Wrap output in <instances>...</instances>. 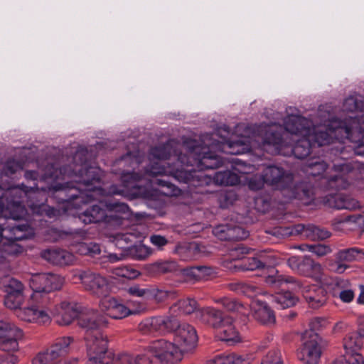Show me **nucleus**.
I'll return each mask as SVG.
<instances>
[{
  "label": "nucleus",
  "instance_id": "obj_1",
  "mask_svg": "<svg viewBox=\"0 0 364 364\" xmlns=\"http://www.w3.org/2000/svg\"><path fill=\"white\" fill-rule=\"evenodd\" d=\"M247 139H240L236 141L228 140L225 143L213 139L212 134H206L201 136V143L196 140L189 139L185 141L184 146L187 154H180L178 159L183 165L193 166V161L197 164L200 168L215 169L223 164L222 159L211 151V149L223 150L224 146L232 149L229 153L231 154H240L248 151L250 149V144L247 143Z\"/></svg>",
  "mask_w": 364,
  "mask_h": 364
},
{
  "label": "nucleus",
  "instance_id": "obj_2",
  "mask_svg": "<svg viewBox=\"0 0 364 364\" xmlns=\"http://www.w3.org/2000/svg\"><path fill=\"white\" fill-rule=\"evenodd\" d=\"M177 348L164 339L156 341L144 352L136 357L128 353L118 355L112 364H173L176 361Z\"/></svg>",
  "mask_w": 364,
  "mask_h": 364
},
{
  "label": "nucleus",
  "instance_id": "obj_3",
  "mask_svg": "<svg viewBox=\"0 0 364 364\" xmlns=\"http://www.w3.org/2000/svg\"><path fill=\"white\" fill-rule=\"evenodd\" d=\"M88 360L86 364H109L114 353L109 348L108 338L102 333L85 336Z\"/></svg>",
  "mask_w": 364,
  "mask_h": 364
},
{
  "label": "nucleus",
  "instance_id": "obj_4",
  "mask_svg": "<svg viewBox=\"0 0 364 364\" xmlns=\"http://www.w3.org/2000/svg\"><path fill=\"white\" fill-rule=\"evenodd\" d=\"M261 178L262 181L256 182L252 178L249 182V187L252 190H259L264 183L282 191L291 188L294 177L290 173L286 172L282 168L277 166H269L262 171Z\"/></svg>",
  "mask_w": 364,
  "mask_h": 364
},
{
  "label": "nucleus",
  "instance_id": "obj_5",
  "mask_svg": "<svg viewBox=\"0 0 364 364\" xmlns=\"http://www.w3.org/2000/svg\"><path fill=\"white\" fill-rule=\"evenodd\" d=\"M73 338L65 336L57 338L54 343L43 353L36 356V364H68L65 357L70 352Z\"/></svg>",
  "mask_w": 364,
  "mask_h": 364
},
{
  "label": "nucleus",
  "instance_id": "obj_6",
  "mask_svg": "<svg viewBox=\"0 0 364 364\" xmlns=\"http://www.w3.org/2000/svg\"><path fill=\"white\" fill-rule=\"evenodd\" d=\"M76 277L85 289L97 297L106 296L109 293V284L106 277L90 270L80 272Z\"/></svg>",
  "mask_w": 364,
  "mask_h": 364
},
{
  "label": "nucleus",
  "instance_id": "obj_7",
  "mask_svg": "<svg viewBox=\"0 0 364 364\" xmlns=\"http://www.w3.org/2000/svg\"><path fill=\"white\" fill-rule=\"evenodd\" d=\"M105 314L93 309L81 311L77 317V325L86 332V336L101 333V330L108 325Z\"/></svg>",
  "mask_w": 364,
  "mask_h": 364
},
{
  "label": "nucleus",
  "instance_id": "obj_8",
  "mask_svg": "<svg viewBox=\"0 0 364 364\" xmlns=\"http://www.w3.org/2000/svg\"><path fill=\"white\" fill-rule=\"evenodd\" d=\"M26 193L17 187H12L4 189L1 187L0 191V200H3L6 210L10 213L13 219H18L24 212L23 202L22 198Z\"/></svg>",
  "mask_w": 364,
  "mask_h": 364
},
{
  "label": "nucleus",
  "instance_id": "obj_9",
  "mask_svg": "<svg viewBox=\"0 0 364 364\" xmlns=\"http://www.w3.org/2000/svg\"><path fill=\"white\" fill-rule=\"evenodd\" d=\"M174 341L176 343H173V345L177 348V353L175 355L176 361L173 364L179 360L178 348L186 352L196 348L198 343V335L196 329L188 323H180L174 333ZM171 343L173 344V343Z\"/></svg>",
  "mask_w": 364,
  "mask_h": 364
},
{
  "label": "nucleus",
  "instance_id": "obj_10",
  "mask_svg": "<svg viewBox=\"0 0 364 364\" xmlns=\"http://www.w3.org/2000/svg\"><path fill=\"white\" fill-rule=\"evenodd\" d=\"M289 267L299 275L316 278L321 273V264L309 256H292L287 260Z\"/></svg>",
  "mask_w": 364,
  "mask_h": 364
},
{
  "label": "nucleus",
  "instance_id": "obj_11",
  "mask_svg": "<svg viewBox=\"0 0 364 364\" xmlns=\"http://www.w3.org/2000/svg\"><path fill=\"white\" fill-rule=\"evenodd\" d=\"M63 279L52 273H41L33 275L30 280V287L34 292L49 293L60 289Z\"/></svg>",
  "mask_w": 364,
  "mask_h": 364
},
{
  "label": "nucleus",
  "instance_id": "obj_12",
  "mask_svg": "<svg viewBox=\"0 0 364 364\" xmlns=\"http://www.w3.org/2000/svg\"><path fill=\"white\" fill-rule=\"evenodd\" d=\"M24 285L14 278L10 279L4 286V291L6 293L4 297V304L11 309H17L22 305Z\"/></svg>",
  "mask_w": 364,
  "mask_h": 364
},
{
  "label": "nucleus",
  "instance_id": "obj_13",
  "mask_svg": "<svg viewBox=\"0 0 364 364\" xmlns=\"http://www.w3.org/2000/svg\"><path fill=\"white\" fill-rule=\"evenodd\" d=\"M330 132L328 133L327 131L323 130H314V133L311 134L310 132L307 136L309 137L311 141H314L315 143L318 144V146H322L326 144H330L333 136L338 137L341 135V138L342 139H349L351 134V129L350 127L344 125H340L336 128L329 127L328 129Z\"/></svg>",
  "mask_w": 364,
  "mask_h": 364
},
{
  "label": "nucleus",
  "instance_id": "obj_14",
  "mask_svg": "<svg viewBox=\"0 0 364 364\" xmlns=\"http://www.w3.org/2000/svg\"><path fill=\"white\" fill-rule=\"evenodd\" d=\"M213 235L220 240L237 241L246 239L249 233L235 224H220L213 229Z\"/></svg>",
  "mask_w": 364,
  "mask_h": 364
},
{
  "label": "nucleus",
  "instance_id": "obj_15",
  "mask_svg": "<svg viewBox=\"0 0 364 364\" xmlns=\"http://www.w3.org/2000/svg\"><path fill=\"white\" fill-rule=\"evenodd\" d=\"M105 205L100 203L99 205H93L80 214L79 218L85 224L96 223L102 221L109 222V218H119L117 215L112 214L108 215L106 209L104 208Z\"/></svg>",
  "mask_w": 364,
  "mask_h": 364
},
{
  "label": "nucleus",
  "instance_id": "obj_16",
  "mask_svg": "<svg viewBox=\"0 0 364 364\" xmlns=\"http://www.w3.org/2000/svg\"><path fill=\"white\" fill-rule=\"evenodd\" d=\"M318 341L305 339L302 348L298 351V358L304 364H318L321 351Z\"/></svg>",
  "mask_w": 364,
  "mask_h": 364
},
{
  "label": "nucleus",
  "instance_id": "obj_17",
  "mask_svg": "<svg viewBox=\"0 0 364 364\" xmlns=\"http://www.w3.org/2000/svg\"><path fill=\"white\" fill-rule=\"evenodd\" d=\"M81 311V306L76 303L63 301L58 313L54 316L55 322L60 326L70 324Z\"/></svg>",
  "mask_w": 364,
  "mask_h": 364
},
{
  "label": "nucleus",
  "instance_id": "obj_18",
  "mask_svg": "<svg viewBox=\"0 0 364 364\" xmlns=\"http://www.w3.org/2000/svg\"><path fill=\"white\" fill-rule=\"evenodd\" d=\"M75 173L80 177L79 182L85 186V190L91 191L96 188V183H100L102 170L98 167L87 166L84 168H75Z\"/></svg>",
  "mask_w": 364,
  "mask_h": 364
},
{
  "label": "nucleus",
  "instance_id": "obj_19",
  "mask_svg": "<svg viewBox=\"0 0 364 364\" xmlns=\"http://www.w3.org/2000/svg\"><path fill=\"white\" fill-rule=\"evenodd\" d=\"M100 306L105 316L114 319H122L132 314V311L114 298H105L100 302Z\"/></svg>",
  "mask_w": 364,
  "mask_h": 364
},
{
  "label": "nucleus",
  "instance_id": "obj_20",
  "mask_svg": "<svg viewBox=\"0 0 364 364\" xmlns=\"http://www.w3.org/2000/svg\"><path fill=\"white\" fill-rule=\"evenodd\" d=\"M311 122L299 115L289 116L284 120L285 130L292 134L306 136L311 131Z\"/></svg>",
  "mask_w": 364,
  "mask_h": 364
},
{
  "label": "nucleus",
  "instance_id": "obj_21",
  "mask_svg": "<svg viewBox=\"0 0 364 364\" xmlns=\"http://www.w3.org/2000/svg\"><path fill=\"white\" fill-rule=\"evenodd\" d=\"M323 204L331 208L355 210L359 208L358 201L343 194H330L323 199Z\"/></svg>",
  "mask_w": 364,
  "mask_h": 364
},
{
  "label": "nucleus",
  "instance_id": "obj_22",
  "mask_svg": "<svg viewBox=\"0 0 364 364\" xmlns=\"http://www.w3.org/2000/svg\"><path fill=\"white\" fill-rule=\"evenodd\" d=\"M303 297L312 309H318L326 301V291L316 285L306 286L302 289Z\"/></svg>",
  "mask_w": 364,
  "mask_h": 364
},
{
  "label": "nucleus",
  "instance_id": "obj_23",
  "mask_svg": "<svg viewBox=\"0 0 364 364\" xmlns=\"http://www.w3.org/2000/svg\"><path fill=\"white\" fill-rule=\"evenodd\" d=\"M254 318L260 324L272 327L276 323L274 311L264 301H257L253 313Z\"/></svg>",
  "mask_w": 364,
  "mask_h": 364
},
{
  "label": "nucleus",
  "instance_id": "obj_24",
  "mask_svg": "<svg viewBox=\"0 0 364 364\" xmlns=\"http://www.w3.org/2000/svg\"><path fill=\"white\" fill-rule=\"evenodd\" d=\"M178 269L179 267L177 262L173 260H159L144 267L145 272L151 277L176 272Z\"/></svg>",
  "mask_w": 364,
  "mask_h": 364
},
{
  "label": "nucleus",
  "instance_id": "obj_25",
  "mask_svg": "<svg viewBox=\"0 0 364 364\" xmlns=\"http://www.w3.org/2000/svg\"><path fill=\"white\" fill-rule=\"evenodd\" d=\"M291 197L301 200L304 204H309L314 199L312 185L308 182H300L289 188Z\"/></svg>",
  "mask_w": 364,
  "mask_h": 364
},
{
  "label": "nucleus",
  "instance_id": "obj_26",
  "mask_svg": "<svg viewBox=\"0 0 364 364\" xmlns=\"http://www.w3.org/2000/svg\"><path fill=\"white\" fill-rule=\"evenodd\" d=\"M21 338H22L14 336L0 340V350L6 353V355H3L2 358L6 360L7 363H18V357L15 355V353L19 350L18 340Z\"/></svg>",
  "mask_w": 364,
  "mask_h": 364
},
{
  "label": "nucleus",
  "instance_id": "obj_27",
  "mask_svg": "<svg viewBox=\"0 0 364 364\" xmlns=\"http://www.w3.org/2000/svg\"><path fill=\"white\" fill-rule=\"evenodd\" d=\"M41 256L48 262L55 265H66L70 261L72 255L60 249H47L41 252Z\"/></svg>",
  "mask_w": 364,
  "mask_h": 364
},
{
  "label": "nucleus",
  "instance_id": "obj_28",
  "mask_svg": "<svg viewBox=\"0 0 364 364\" xmlns=\"http://www.w3.org/2000/svg\"><path fill=\"white\" fill-rule=\"evenodd\" d=\"M232 323V317L227 318L225 320V323L218 328V337L220 340L229 343H235L240 341L239 332L235 329Z\"/></svg>",
  "mask_w": 364,
  "mask_h": 364
},
{
  "label": "nucleus",
  "instance_id": "obj_29",
  "mask_svg": "<svg viewBox=\"0 0 364 364\" xmlns=\"http://www.w3.org/2000/svg\"><path fill=\"white\" fill-rule=\"evenodd\" d=\"M18 316L21 319L28 322H38L45 323L50 319L49 316L43 310L38 309L36 306L24 309L18 308Z\"/></svg>",
  "mask_w": 364,
  "mask_h": 364
},
{
  "label": "nucleus",
  "instance_id": "obj_30",
  "mask_svg": "<svg viewBox=\"0 0 364 364\" xmlns=\"http://www.w3.org/2000/svg\"><path fill=\"white\" fill-rule=\"evenodd\" d=\"M336 262H358L364 264V250L356 247L341 250L336 255Z\"/></svg>",
  "mask_w": 364,
  "mask_h": 364
},
{
  "label": "nucleus",
  "instance_id": "obj_31",
  "mask_svg": "<svg viewBox=\"0 0 364 364\" xmlns=\"http://www.w3.org/2000/svg\"><path fill=\"white\" fill-rule=\"evenodd\" d=\"M201 316L203 320L208 322L214 328L218 329L229 316H225L223 313L216 309L211 307L202 308L200 310Z\"/></svg>",
  "mask_w": 364,
  "mask_h": 364
},
{
  "label": "nucleus",
  "instance_id": "obj_32",
  "mask_svg": "<svg viewBox=\"0 0 364 364\" xmlns=\"http://www.w3.org/2000/svg\"><path fill=\"white\" fill-rule=\"evenodd\" d=\"M173 154L177 158V160L180 161L178 159V156L183 154L178 153L176 149H173V141H171L166 144L153 147L150 151V155L154 159L159 160L168 159Z\"/></svg>",
  "mask_w": 364,
  "mask_h": 364
},
{
  "label": "nucleus",
  "instance_id": "obj_33",
  "mask_svg": "<svg viewBox=\"0 0 364 364\" xmlns=\"http://www.w3.org/2000/svg\"><path fill=\"white\" fill-rule=\"evenodd\" d=\"M265 282L273 288H283L288 284L295 286V287L292 288V289L301 288L300 283L294 277L277 274L275 275L267 276L265 277Z\"/></svg>",
  "mask_w": 364,
  "mask_h": 364
},
{
  "label": "nucleus",
  "instance_id": "obj_34",
  "mask_svg": "<svg viewBox=\"0 0 364 364\" xmlns=\"http://www.w3.org/2000/svg\"><path fill=\"white\" fill-rule=\"evenodd\" d=\"M272 262L268 257L260 255L257 257L245 258L242 262L244 270L264 269L272 267Z\"/></svg>",
  "mask_w": 364,
  "mask_h": 364
},
{
  "label": "nucleus",
  "instance_id": "obj_35",
  "mask_svg": "<svg viewBox=\"0 0 364 364\" xmlns=\"http://www.w3.org/2000/svg\"><path fill=\"white\" fill-rule=\"evenodd\" d=\"M363 336L359 333V328L356 332L348 333L343 339V347L346 353L358 352L363 346Z\"/></svg>",
  "mask_w": 364,
  "mask_h": 364
},
{
  "label": "nucleus",
  "instance_id": "obj_36",
  "mask_svg": "<svg viewBox=\"0 0 364 364\" xmlns=\"http://www.w3.org/2000/svg\"><path fill=\"white\" fill-rule=\"evenodd\" d=\"M325 323L326 321L321 318H313L309 323V329L305 331V332L302 334V339L316 340L319 342L321 338L318 331L324 326Z\"/></svg>",
  "mask_w": 364,
  "mask_h": 364
},
{
  "label": "nucleus",
  "instance_id": "obj_37",
  "mask_svg": "<svg viewBox=\"0 0 364 364\" xmlns=\"http://www.w3.org/2000/svg\"><path fill=\"white\" fill-rule=\"evenodd\" d=\"M159 333L166 334L168 333H175L179 326L180 321L175 316H159Z\"/></svg>",
  "mask_w": 364,
  "mask_h": 364
},
{
  "label": "nucleus",
  "instance_id": "obj_38",
  "mask_svg": "<svg viewBox=\"0 0 364 364\" xmlns=\"http://www.w3.org/2000/svg\"><path fill=\"white\" fill-rule=\"evenodd\" d=\"M214 179L217 184L223 186H235L240 182L238 176L228 170L217 172Z\"/></svg>",
  "mask_w": 364,
  "mask_h": 364
},
{
  "label": "nucleus",
  "instance_id": "obj_39",
  "mask_svg": "<svg viewBox=\"0 0 364 364\" xmlns=\"http://www.w3.org/2000/svg\"><path fill=\"white\" fill-rule=\"evenodd\" d=\"M311 141L308 138H303L298 140L294 146L292 151L295 157L298 159H304L307 157L311 153Z\"/></svg>",
  "mask_w": 364,
  "mask_h": 364
},
{
  "label": "nucleus",
  "instance_id": "obj_40",
  "mask_svg": "<svg viewBox=\"0 0 364 364\" xmlns=\"http://www.w3.org/2000/svg\"><path fill=\"white\" fill-rule=\"evenodd\" d=\"M14 336L23 338V331L13 324L0 321V340Z\"/></svg>",
  "mask_w": 364,
  "mask_h": 364
},
{
  "label": "nucleus",
  "instance_id": "obj_41",
  "mask_svg": "<svg viewBox=\"0 0 364 364\" xmlns=\"http://www.w3.org/2000/svg\"><path fill=\"white\" fill-rule=\"evenodd\" d=\"M275 301L281 306L282 308H289L294 306L298 299L289 291H284L278 293L275 298Z\"/></svg>",
  "mask_w": 364,
  "mask_h": 364
},
{
  "label": "nucleus",
  "instance_id": "obj_42",
  "mask_svg": "<svg viewBox=\"0 0 364 364\" xmlns=\"http://www.w3.org/2000/svg\"><path fill=\"white\" fill-rule=\"evenodd\" d=\"M159 316H154L146 318L139 325V329L144 333H159Z\"/></svg>",
  "mask_w": 364,
  "mask_h": 364
},
{
  "label": "nucleus",
  "instance_id": "obj_43",
  "mask_svg": "<svg viewBox=\"0 0 364 364\" xmlns=\"http://www.w3.org/2000/svg\"><path fill=\"white\" fill-rule=\"evenodd\" d=\"M176 306L178 309L185 314H191L196 311H200L201 309L197 301L192 298H186L178 301Z\"/></svg>",
  "mask_w": 364,
  "mask_h": 364
},
{
  "label": "nucleus",
  "instance_id": "obj_44",
  "mask_svg": "<svg viewBox=\"0 0 364 364\" xmlns=\"http://www.w3.org/2000/svg\"><path fill=\"white\" fill-rule=\"evenodd\" d=\"M151 252L149 247L144 245H138L129 247L127 255L133 259L141 260L148 257Z\"/></svg>",
  "mask_w": 364,
  "mask_h": 364
},
{
  "label": "nucleus",
  "instance_id": "obj_45",
  "mask_svg": "<svg viewBox=\"0 0 364 364\" xmlns=\"http://www.w3.org/2000/svg\"><path fill=\"white\" fill-rule=\"evenodd\" d=\"M306 237L312 240H325L331 236V232L326 229L321 228L312 224H308Z\"/></svg>",
  "mask_w": 364,
  "mask_h": 364
},
{
  "label": "nucleus",
  "instance_id": "obj_46",
  "mask_svg": "<svg viewBox=\"0 0 364 364\" xmlns=\"http://www.w3.org/2000/svg\"><path fill=\"white\" fill-rule=\"evenodd\" d=\"M1 250L9 255H16L23 251V247L16 242L11 240V238L4 237V241L1 242Z\"/></svg>",
  "mask_w": 364,
  "mask_h": 364
},
{
  "label": "nucleus",
  "instance_id": "obj_47",
  "mask_svg": "<svg viewBox=\"0 0 364 364\" xmlns=\"http://www.w3.org/2000/svg\"><path fill=\"white\" fill-rule=\"evenodd\" d=\"M230 288L232 291L249 297L254 296L257 292V287L255 286L243 282L230 284Z\"/></svg>",
  "mask_w": 364,
  "mask_h": 364
},
{
  "label": "nucleus",
  "instance_id": "obj_48",
  "mask_svg": "<svg viewBox=\"0 0 364 364\" xmlns=\"http://www.w3.org/2000/svg\"><path fill=\"white\" fill-rule=\"evenodd\" d=\"M265 144L276 146L277 148L284 143L283 137L280 132L270 129L265 134L264 139Z\"/></svg>",
  "mask_w": 364,
  "mask_h": 364
},
{
  "label": "nucleus",
  "instance_id": "obj_49",
  "mask_svg": "<svg viewBox=\"0 0 364 364\" xmlns=\"http://www.w3.org/2000/svg\"><path fill=\"white\" fill-rule=\"evenodd\" d=\"M265 232L277 240H282L293 235V231L289 227H274L267 230Z\"/></svg>",
  "mask_w": 364,
  "mask_h": 364
},
{
  "label": "nucleus",
  "instance_id": "obj_50",
  "mask_svg": "<svg viewBox=\"0 0 364 364\" xmlns=\"http://www.w3.org/2000/svg\"><path fill=\"white\" fill-rule=\"evenodd\" d=\"M23 169V164L19 161L14 159L8 160L2 169V174L6 176H11L18 171Z\"/></svg>",
  "mask_w": 364,
  "mask_h": 364
},
{
  "label": "nucleus",
  "instance_id": "obj_51",
  "mask_svg": "<svg viewBox=\"0 0 364 364\" xmlns=\"http://www.w3.org/2000/svg\"><path fill=\"white\" fill-rule=\"evenodd\" d=\"M327 164L321 159L311 161L308 164L307 172L312 176H318L323 173L327 168Z\"/></svg>",
  "mask_w": 364,
  "mask_h": 364
},
{
  "label": "nucleus",
  "instance_id": "obj_52",
  "mask_svg": "<svg viewBox=\"0 0 364 364\" xmlns=\"http://www.w3.org/2000/svg\"><path fill=\"white\" fill-rule=\"evenodd\" d=\"M217 302L220 304L228 311L231 312L237 311L242 307V304L240 302L232 298H221L218 299Z\"/></svg>",
  "mask_w": 364,
  "mask_h": 364
},
{
  "label": "nucleus",
  "instance_id": "obj_53",
  "mask_svg": "<svg viewBox=\"0 0 364 364\" xmlns=\"http://www.w3.org/2000/svg\"><path fill=\"white\" fill-rule=\"evenodd\" d=\"M87 151L85 149H78L74 156H73V163L75 164L74 171L75 172V168H84L85 167H87Z\"/></svg>",
  "mask_w": 364,
  "mask_h": 364
},
{
  "label": "nucleus",
  "instance_id": "obj_54",
  "mask_svg": "<svg viewBox=\"0 0 364 364\" xmlns=\"http://www.w3.org/2000/svg\"><path fill=\"white\" fill-rule=\"evenodd\" d=\"M346 222H353L360 225L364 223V216L360 214H357L346 216L343 218H335L333 220V225L335 229L338 230L340 228V225Z\"/></svg>",
  "mask_w": 364,
  "mask_h": 364
},
{
  "label": "nucleus",
  "instance_id": "obj_55",
  "mask_svg": "<svg viewBox=\"0 0 364 364\" xmlns=\"http://www.w3.org/2000/svg\"><path fill=\"white\" fill-rule=\"evenodd\" d=\"M24 226H13V227H6L7 229L6 235H9V238H11V240H13L16 242V241L22 240L26 238V234L22 233L24 230Z\"/></svg>",
  "mask_w": 364,
  "mask_h": 364
},
{
  "label": "nucleus",
  "instance_id": "obj_56",
  "mask_svg": "<svg viewBox=\"0 0 364 364\" xmlns=\"http://www.w3.org/2000/svg\"><path fill=\"white\" fill-rule=\"evenodd\" d=\"M261 364H283L280 350L277 349L269 350L262 358Z\"/></svg>",
  "mask_w": 364,
  "mask_h": 364
},
{
  "label": "nucleus",
  "instance_id": "obj_57",
  "mask_svg": "<svg viewBox=\"0 0 364 364\" xmlns=\"http://www.w3.org/2000/svg\"><path fill=\"white\" fill-rule=\"evenodd\" d=\"M154 183L156 185H159L161 187H166L168 191L166 192L164 191L163 193L166 196H177L180 193V189L176 188L174 185H173L171 182H168L162 178H156L154 181Z\"/></svg>",
  "mask_w": 364,
  "mask_h": 364
},
{
  "label": "nucleus",
  "instance_id": "obj_58",
  "mask_svg": "<svg viewBox=\"0 0 364 364\" xmlns=\"http://www.w3.org/2000/svg\"><path fill=\"white\" fill-rule=\"evenodd\" d=\"M306 246L309 251L318 257H323L331 252V249L329 246L323 244L307 245Z\"/></svg>",
  "mask_w": 364,
  "mask_h": 364
},
{
  "label": "nucleus",
  "instance_id": "obj_59",
  "mask_svg": "<svg viewBox=\"0 0 364 364\" xmlns=\"http://www.w3.org/2000/svg\"><path fill=\"white\" fill-rule=\"evenodd\" d=\"M343 108L346 111L350 112L363 110L361 102H358L354 97H349L346 99L343 103Z\"/></svg>",
  "mask_w": 364,
  "mask_h": 364
},
{
  "label": "nucleus",
  "instance_id": "obj_60",
  "mask_svg": "<svg viewBox=\"0 0 364 364\" xmlns=\"http://www.w3.org/2000/svg\"><path fill=\"white\" fill-rule=\"evenodd\" d=\"M181 272L188 282L200 280V274H198L196 266L182 269Z\"/></svg>",
  "mask_w": 364,
  "mask_h": 364
},
{
  "label": "nucleus",
  "instance_id": "obj_61",
  "mask_svg": "<svg viewBox=\"0 0 364 364\" xmlns=\"http://www.w3.org/2000/svg\"><path fill=\"white\" fill-rule=\"evenodd\" d=\"M127 291L130 295L136 297L143 298L150 295V291L149 289L141 288L139 285L131 286L127 289Z\"/></svg>",
  "mask_w": 364,
  "mask_h": 364
},
{
  "label": "nucleus",
  "instance_id": "obj_62",
  "mask_svg": "<svg viewBox=\"0 0 364 364\" xmlns=\"http://www.w3.org/2000/svg\"><path fill=\"white\" fill-rule=\"evenodd\" d=\"M348 364H364V358L361 353L358 352L345 353Z\"/></svg>",
  "mask_w": 364,
  "mask_h": 364
},
{
  "label": "nucleus",
  "instance_id": "obj_63",
  "mask_svg": "<svg viewBox=\"0 0 364 364\" xmlns=\"http://www.w3.org/2000/svg\"><path fill=\"white\" fill-rule=\"evenodd\" d=\"M225 364H243L245 362V358L236 353H230L223 357Z\"/></svg>",
  "mask_w": 364,
  "mask_h": 364
},
{
  "label": "nucleus",
  "instance_id": "obj_64",
  "mask_svg": "<svg viewBox=\"0 0 364 364\" xmlns=\"http://www.w3.org/2000/svg\"><path fill=\"white\" fill-rule=\"evenodd\" d=\"M196 268L200 274V280L205 279L215 273L214 269L211 266L198 265L196 266Z\"/></svg>",
  "mask_w": 364,
  "mask_h": 364
}]
</instances>
